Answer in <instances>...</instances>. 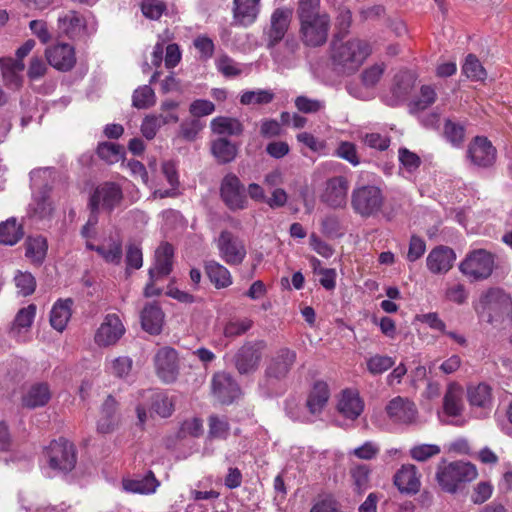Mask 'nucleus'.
Wrapping results in <instances>:
<instances>
[{
	"mask_svg": "<svg viewBox=\"0 0 512 512\" xmlns=\"http://www.w3.org/2000/svg\"><path fill=\"white\" fill-rule=\"evenodd\" d=\"M467 155L474 165L489 167L496 160V149L486 137L477 136L469 144Z\"/></svg>",
	"mask_w": 512,
	"mask_h": 512,
	"instance_id": "nucleus-21",
	"label": "nucleus"
},
{
	"mask_svg": "<svg viewBox=\"0 0 512 512\" xmlns=\"http://www.w3.org/2000/svg\"><path fill=\"white\" fill-rule=\"evenodd\" d=\"M291 17L292 11L286 8H278L272 13L270 27L265 31L268 48H272L284 38L291 21Z\"/></svg>",
	"mask_w": 512,
	"mask_h": 512,
	"instance_id": "nucleus-22",
	"label": "nucleus"
},
{
	"mask_svg": "<svg viewBox=\"0 0 512 512\" xmlns=\"http://www.w3.org/2000/svg\"><path fill=\"white\" fill-rule=\"evenodd\" d=\"M132 101L136 108L146 109L155 104L156 96L149 85H144L134 91Z\"/></svg>",
	"mask_w": 512,
	"mask_h": 512,
	"instance_id": "nucleus-51",
	"label": "nucleus"
},
{
	"mask_svg": "<svg viewBox=\"0 0 512 512\" xmlns=\"http://www.w3.org/2000/svg\"><path fill=\"white\" fill-rule=\"evenodd\" d=\"M133 361L127 356H120L111 360L107 365L110 374L118 378H126L132 370Z\"/></svg>",
	"mask_w": 512,
	"mask_h": 512,
	"instance_id": "nucleus-54",
	"label": "nucleus"
},
{
	"mask_svg": "<svg viewBox=\"0 0 512 512\" xmlns=\"http://www.w3.org/2000/svg\"><path fill=\"white\" fill-rule=\"evenodd\" d=\"M309 512H345L341 509L339 502L332 496H325L318 499Z\"/></svg>",
	"mask_w": 512,
	"mask_h": 512,
	"instance_id": "nucleus-64",
	"label": "nucleus"
},
{
	"mask_svg": "<svg viewBox=\"0 0 512 512\" xmlns=\"http://www.w3.org/2000/svg\"><path fill=\"white\" fill-rule=\"evenodd\" d=\"M37 307L29 304L18 310L10 328L9 335L19 343H26L30 340V331L36 317Z\"/></svg>",
	"mask_w": 512,
	"mask_h": 512,
	"instance_id": "nucleus-18",
	"label": "nucleus"
},
{
	"mask_svg": "<svg viewBox=\"0 0 512 512\" xmlns=\"http://www.w3.org/2000/svg\"><path fill=\"white\" fill-rule=\"evenodd\" d=\"M426 252V242L423 238L412 235L409 240L408 252L406 259L409 262H415L419 260Z\"/></svg>",
	"mask_w": 512,
	"mask_h": 512,
	"instance_id": "nucleus-61",
	"label": "nucleus"
},
{
	"mask_svg": "<svg viewBox=\"0 0 512 512\" xmlns=\"http://www.w3.org/2000/svg\"><path fill=\"white\" fill-rule=\"evenodd\" d=\"M162 127V124L159 118L156 117V114L151 113L146 115L141 123L140 130L147 140H152L155 138L157 132Z\"/></svg>",
	"mask_w": 512,
	"mask_h": 512,
	"instance_id": "nucleus-60",
	"label": "nucleus"
},
{
	"mask_svg": "<svg viewBox=\"0 0 512 512\" xmlns=\"http://www.w3.org/2000/svg\"><path fill=\"white\" fill-rule=\"evenodd\" d=\"M156 372L165 383H172L178 375L177 352L172 348L160 349L154 358Z\"/></svg>",
	"mask_w": 512,
	"mask_h": 512,
	"instance_id": "nucleus-23",
	"label": "nucleus"
},
{
	"mask_svg": "<svg viewBox=\"0 0 512 512\" xmlns=\"http://www.w3.org/2000/svg\"><path fill=\"white\" fill-rule=\"evenodd\" d=\"M385 196L379 186L365 184L356 186L351 193V207L362 218L377 216L383 209Z\"/></svg>",
	"mask_w": 512,
	"mask_h": 512,
	"instance_id": "nucleus-4",
	"label": "nucleus"
},
{
	"mask_svg": "<svg viewBox=\"0 0 512 512\" xmlns=\"http://www.w3.org/2000/svg\"><path fill=\"white\" fill-rule=\"evenodd\" d=\"M473 307L480 320L495 327L506 328L512 324V298L499 288L483 292Z\"/></svg>",
	"mask_w": 512,
	"mask_h": 512,
	"instance_id": "nucleus-1",
	"label": "nucleus"
},
{
	"mask_svg": "<svg viewBox=\"0 0 512 512\" xmlns=\"http://www.w3.org/2000/svg\"><path fill=\"white\" fill-rule=\"evenodd\" d=\"M98 156L109 164L117 163L123 157V149L112 142L99 144L97 148Z\"/></svg>",
	"mask_w": 512,
	"mask_h": 512,
	"instance_id": "nucleus-52",
	"label": "nucleus"
},
{
	"mask_svg": "<svg viewBox=\"0 0 512 512\" xmlns=\"http://www.w3.org/2000/svg\"><path fill=\"white\" fill-rule=\"evenodd\" d=\"M467 399L477 417H487L493 406L492 388L486 383L471 385L467 388Z\"/></svg>",
	"mask_w": 512,
	"mask_h": 512,
	"instance_id": "nucleus-19",
	"label": "nucleus"
},
{
	"mask_svg": "<svg viewBox=\"0 0 512 512\" xmlns=\"http://www.w3.org/2000/svg\"><path fill=\"white\" fill-rule=\"evenodd\" d=\"M260 0H234V19L242 25L252 24L259 13Z\"/></svg>",
	"mask_w": 512,
	"mask_h": 512,
	"instance_id": "nucleus-37",
	"label": "nucleus"
},
{
	"mask_svg": "<svg viewBox=\"0 0 512 512\" xmlns=\"http://www.w3.org/2000/svg\"><path fill=\"white\" fill-rule=\"evenodd\" d=\"M162 173L165 176L167 182L171 186L170 189L162 190L156 189L153 191V198H166V197H174L176 196V190L179 185L177 168L174 162L165 161L162 164Z\"/></svg>",
	"mask_w": 512,
	"mask_h": 512,
	"instance_id": "nucleus-42",
	"label": "nucleus"
},
{
	"mask_svg": "<svg viewBox=\"0 0 512 512\" xmlns=\"http://www.w3.org/2000/svg\"><path fill=\"white\" fill-rule=\"evenodd\" d=\"M23 229L15 218L0 223V243L13 246L23 237Z\"/></svg>",
	"mask_w": 512,
	"mask_h": 512,
	"instance_id": "nucleus-44",
	"label": "nucleus"
},
{
	"mask_svg": "<svg viewBox=\"0 0 512 512\" xmlns=\"http://www.w3.org/2000/svg\"><path fill=\"white\" fill-rule=\"evenodd\" d=\"M319 14H327L320 8V0H299L297 8L298 19H305Z\"/></svg>",
	"mask_w": 512,
	"mask_h": 512,
	"instance_id": "nucleus-59",
	"label": "nucleus"
},
{
	"mask_svg": "<svg viewBox=\"0 0 512 512\" xmlns=\"http://www.w3.org/2000/svg\"><path fill=\"white\" fill-rule=\"evenodd\" d=\"M294 104L300 112L305 114L317 113L325 108L324 101L303 95L296 97Z\"/></svg>",
	"mask_w": 512,
	"mask_h": 512,
	"instance_id": "nucleus-58",
	"label": "nucleus"
},
{
	"mask_svg": "<svg viewBox=\"0 0 512 512\" xmlns=\"http://www.w3.org/2000/svg\"><path fill=\"white\" fill-rule=\"evenodd\" d=\"M206 273L210 279V281L217 288H225L232 284V277L229 270L216 261L207 262Z\"/></svg>",
	"mask_w": 512,
	"mask_h": 512,
	"instance_id": "nucleus-43",
	"label": "nucleus"
},
{
	"mask_svg": "<svg viewBox=\"0 0 512 512\" xmlns=\"http://www.w3.org/2000/svg\"><path fill=\"white\" fill-rule=\"evenodd\" d=\"M440 452L441 448L436 444H418L410 449L409 454L415 461L425 462Z\"/></svg>",
	"mask_w": 512,
	"mask_h": 512,
	"instance_id": "nucleus-55",
	"label": "nucleus"
},
{
	"mask_svg": "<svg viewBox=\"0 0 512 512\" xmlns=\"http://www.w3.org/2000/svg\"><path fill=\"white\" fill-rule=\"evenodd\" d=\"M385 69L384 63H376L366 68L361 74L362 84L366 88H373L381 79Z\"/></svg>",
	"mask_w": 512,
	"mask_h": 512,
	"instance_id": "nucleus-57",
	"label": "nucleus"
},
{
	"mask_svg": "<svg viewBox=\"0 0 512 512\" xmlns=\"http://www.w3.org/2000/svg\"><path fill=\"white\" fill-rule=\"evenodd\" d=\"M464 409L463 387L457 382L448 383L443 397L441 421L455 426L464 425L466 422L463 417Z\"/></svg>",
	"mask_w": 512,
	"mask_h": 512,
	"instance_id": "nucleus-7",
	"label": "nucleus"
},
{
	"mask_svg": "<svg viewBox=\"0 0 512 512\" xmlns=\"http://www.w3.org/2000/svg\"><path fill=\"white\" fill-rule=\"evenodd\" d=\"M463 74L472 81H484L487 77L486 70L482 66L479 59L473 55L469 54L465 62L462 66Z\"/></svg>",
	"mask_w": 512,
	"mask_h": 512,
	"instance_id": "nucleus-47",
	"label": "nucleus"
},
{
	"mask_svg": "<svg viewBox=\"0 0 512 512\" xmlns=\"http://www.w3.org/2000/svg\"><path fill=\"white\" fill-rule=\"evenodd\" d=\"M58 29L69 38L81 35L84 29V19L75 11H68L58 17Z\"/></svg>",
	"mask_w": 512,
	"mask_h": 512,
	"instance_id": "nucleus-38",
	"label": "nucleus"
},
{
	"mask_svg": "<svg viewBox=\"0 0 512 512\" xmlns=\"http://www.w3.org/2000/svg\"><path fill=\"white\" fill-rule=\"evenodd\" d=\"M478 476L476 466L470 462L442 460L436 471V481L444 492L455 494L462 483L472 482Z\"/></svg>",
	"mask_w": 512,
	"mask_h": 512,
	"instance_id": "nucleus-3",
	"label": "nucleus"
},
{
	"mask_svg": "<svg viewBox=\"0 0 512 512\" xmlns=\"http://www.w3.org/2000/svg\"><path fill=\"white\" fill-rule=\"evenodd\" d=\"M14 283L17 293L24 297L33 294L36 289V280L30 272L17 271L14 276Z\"/></svg>",
	"mask_w": 512,
	"mask_h": 512,
	"instance_id": "nucleus-50",
	"label": "nucleus"
},
{
	"mask_svg": "<svg viewBox=\"0 0 512 512\" xmlns=\"http://www.w3.org/2000/svg\"><path fill=\"white\" fill-rule=\"evenodd\" d=\"M216 245L220 257L228 265L242 264L247 255L244 241L228 230H223L220 233Z\"/></svg>",
	"mask_w": 512,
	"mask_h": 512,
	"instance_id": "nucleus-13",
	"label": "nucleus"
},
{
	"mask_svg": "<svg viewBox=\"0 0 512 512\" xmlns=\"http://www.w3.org/2000/svg\"><path fill=\"white\" fill-rule=\"evenodd\" d=\"M86 248L96 251L107 263L118 265L122 260V241L118 236L109 237L97 246L87 241Z\"/></svg>",
	"mask_w": 512,
	"mask_h": 512,
	"instance_id": "nucleus-31",
	"label": "nucleus"
},
{
	"mask_svg": "<svg viewBox=\"0 0 512 512\" xmlns=\"http://www.w3.org/2000/svg\"><path fill=\"white\" fill-rule=\"evenodd\" d=\"M117 401L108 396L101 406L100 417L97 422V431L102 434L111 433L118 424Z\"/></svg>",
	"mask_w": 512,
	"mask_h": 512,
	"instance_id": "nucleus-36",
	"label": "nucleus"
},
{
	"mask_svg": "<svg viewBox=\"0 0 512 512\" xmlns=\"http://www.w3.org/2000/svg\"><path fill=\"white\" fill-rule=\"evenodd\" d=\"M435 100L436 92L434 88L429 85H424L421 87L420 95L418 98L410 103V111L412 113L423 111L432 105Z\"/></svg>",
	"mask_w": 512,
	"mask_h": 512,
	"instance_id": "nucleus-49",
	"label": "nucleus"
},
{
	"mask_svg": "<svg viewBox=\"0 0 512 512\" xmlns=\"http://www.w3.org/2000/svg\"><path fill=\"white\" fill-rule=\"evenodd\" d=\"M173 247L168 243H162L155 251V262L149 269V276L152 280H159L166 277L172 271Z\"/></svg>",
	"mask_w": 512,
	"mask_h": 512,
	"instance_id": "nucleus-30",
	"label": "nucleus"
},
{
	"mask_svg": "<svg viewBox=\"0 0 512 512\" xmlns=\"http://www.w3.org/2000/svg\"><path fill=\"white\" fill-rule=\"evenodd\" d=\"M142 328L152 335L161 333L164 325L165 315L162 309L155 303H148L141 311Z\"/></svg>",
	"mask_w": 512,
	"mask_h": 512,
	"instance_id": "nucleus-33",
	"label": "nucleus"
},
{
	"mask_svg": "<svg viewBox=\"0 0 512 512\" xmlns=\"http://www.w3.org/2000/svg\"><path fill=\"white\" fill-rule=\"evenodd\" d=\"M141 10L146 18L157 20L166 10V5L161 0H143Z\"/></svg>",
	"mask_w": 512,
	"mask_h": 512,
	"instance_id": "nucleus-62",
	"label": "nucleus"
},
{
	"mask_svg": "<svg viewBox=\"0 0 512 512\" xmlns=\"http://www.w3.org/2000/svg\"><path fill=\"white\" fill-rule=\"evenodd\" d=\"M350 182L345 176L328 178L319 195L320 201L330 208H344L348 200Z\"/></svg>",
	"mask_w": 512,
	"mask_h": 512,
	"instance_id": "nucleus-11",
	"label": "nucleus"
},
{
	"mask_svg": "<svg viewBox=\"0 0 512 512\" xmlns=\"http://www.w3.org/2000/svg\"><path fill=\"white\" fill-rule=\"evenodd\" d=\"M296 361V352L289 348L279 349L272 357L267 369L266 375L269 378L283 379L290 372Z\"/></svg>",
	"mask_w": 512,
	"mask_h": 512,
	"instance_id": "nucleus-27",
	"label": "nucleus"
},
{
	"mask_svg": "<svg viewBox=\"0 0 512 512\" xmlns=\"http://www.w3.org/2000/svg\"><path fill=\"white\" fill-rule=\"evenodd\" d=\"M136 414L138 424L143 426L147 421V411L144 402H150L151 410L162 418L170 417L174 412L176 398L161 390H141L137 392Z\"/></svg>",
	"mask_w": 512,
	"mask_h": 512,
	"instance_id": "nucleus-5",
	"label": "nucleus"
},
{
	"mask_svg": "<svg viewBox=\"0 0 512 512\" xmlns=\"http://www.w3.org/2000/svg\"><path fill=\"white\" fill-rule=\"evenodd\" d=\"M214 396L223 404H230L240 395V389L232 377L226 373H217L212 380Z\"/></svg>",
	"mask_w": 512,
	"mask_h": 512,
	"instance_id": "nucleus-29",
	"label": "nucleus"
},
{
	"mask_svg": "<svg viewBox=\"0 0 512 512\" xmlns=\"http://www.w3.org/2000/svg\"><path fill=\"white\" fill-rule=\"evenodd\" d=\"M300 37L309 47H319L326 43L330 30V17L328 14H319L313 17L300 19Z\"/></svg>",
	"mask_w": 512,
	"mask_h": 512,
	"instance_id": "nucleus-9",
	"label": "nucleus"
},
{
	"mask_svg": "<svg viewBox=\"0 0 512 512\" xmlns=\"http://www.w3.org/2000/svg\"><path fill=\"white\" fill-rule=\"evenodd\" d=\"M5 84L11 89H18L22 85L21 73L24 70L23 61H14V59H0Z\"/></svg>",
	"mask_w": 512,
	"mask_h": 512,
	"instance_id": "nucleus-39",
	"label": "nucleus"
},
{
	"mask_svg": "<svg viewBox=\"0 0 512 512\" xmlns=\"http://www.w3.org/2000/svg\"><path fill=\"white\" fill-rule=\"evenodd\" d=\"M220 196L225 205L232 211L244 210L248 207V198L244 185L232 173L224 176L220 185Z\"/></svg>",
	"mask_w": 512,
	"mask_h": 512,
	"instance_id": "nucleus-12",
	"label": "nucleus"
},
{
	"mask_svg": "<svg viewBox=\"0 0 512 512\" xmlns=\"http://www.w3.org/2000/svg\"><path fill=\"white\" fill-rule=\"evenodd\" d=\"M25 256L34 264H42L48 250V243L41 235L28 237L25 241Z\"/></svg>",
	"mask_w": 512,
	"mask_h": 512,
	"instance_id": "nucleus-41",
	"label": "nucleus"
},
{
	"mask_svg": "<svg viewBox=\"0 0 512 512\" xmlns=\"http://www.w3.org/2000/svg\"><path fill=\"white\" fill-rule=\"evenodd\" d=\"M411 89L412 78L406 73L397 75L391 88V95H386L384 101L389 106H397L407 97Z\"/></svg>",
	"mask_w": 512,
	"mask_h": 512,
	"instance_id": "nucleus-40",
	"label": "nucleus"
},
{
	"mask_svg": "<svg viewBox=\"0 0 512 512\" xmlns=\"http://www.w3.org/2000/svg\"><path fill=\"white\" fill-rule=\"evenodd\" d=\"M122 486L123 489L129 493L151 495L157 491L160 486V482L156 479L152 471H148L143 476L124 479L122 481Z\"/></svg>",
	"mask_w": 512,
	"mask_h": 512,
	"instance_id": "nucleus-32",
	"label": "nucleus"
},
{
	"mask_svg": "<svg viewBox=\"0 0 512 512\" xmlns=\"http://www.w3.org/2000/svg\"><path fill=\"white\" fill-rule=\"evenodd\" d=\"M460 271L472 280L488 278L494 268V258L483 249L472 251L460 264Z\"/></svg>",
	"mask_w": 512,
	"mask_h": 512,
	"instance_id": "nucleus-10",
	"label": "nucleus"
},
{
	"mask_svg": "<svg viewBox=\"0 0 512 512\" xmlns=\"http://www.w3.org/2000/svg\"><path fill=\"white\" fill-rule=\"evenodd\" d=\"M123 199L121 187L114 182H104L96 187L90 197V207L112 211Z\"/></svg>",
	"mask_w": 512,
	"mask_h": 512,
	"instance_id": "nucleus-16",
	"label": "nucleus"
},
{
	"mask_svg": "<svg viewBox=\"0 0 512 512\" xmlns=\"http://www.w3.org/2000/svg\"><path fill=\"white\" fill-rule=\"evenodd\" d=\"M364 407V400L356 389L346 388L338 395L336 408L346 419L356 420L364 411Z\"/></svg>",
	"mask_w": 512,
	"mask_h": 512,
	"instance_id": "nucleus-20",
	"label": "nucleus"
},
{
	"mask_svg": "<svg viewBox=\"0 0 512 512\" xmlns=\"http://www.w3.org/2000/svg\"><path fill=\"white\" fill-rule=\"evenodd\" d=\"M266 349V342L257 340L244 344L234 357L235 366L240 374H249L257 370Z\"/></svg>",
	"mask_w": 512,
	"mask_h": 512,
	"instance_id": "nucleus-15",
	"label": "nucleus"
},
{
	"mask_svg": "<svg viewBox=\"0 0 512 512\" xmlns=\"http://www.w3.org/2000/svg\"><path fill=\"white\" fill-rule=\"evenodd\" d=\"M455 259L454 251L441 245L429 252L426 258V266L433 274H446L452 268Z\"/></svg>",
	"mask_w": 512,
	"mask_h": 512,
	"instance_id": "nucleus-28",
	"label": "nucleus"
},
{
	"mask_svg": "<svg viewBox=\"0 0 512 512\" xmlns=\"http://www.w3.org/2000/svg\"><path fill=\"white\" fill-rule=\"evenodd\" d=\"M211 150L214 157L221 163L231 162L237 153L235 145L226 138L213 141Z\"/></svg>",
	"mask_w": 512,
	"mask_h": 512,
	"instance_id": "nucleus-46",
	"label": "nucleus"
},
{
	"mask_svg": "<svg viewBox=\"0 0 512 512\" xmlns=\"http://www.w3.org/2000/svg\"><path fill=\"white\" fill-rule=\"evenodd\" d=\"M51 399V391L47 383L32 384L22 396V405L29 409L45 406Z\"/></svg>",
	"mask_w": 512,
	"mask_h": 512,
	"instance_id": "nucleus-34",
	"label": "nucleus"
},
{
	"mask_svg": "<svg viewBox=\"0 0 512 512\" xmlns=\"http://www.w3.org/2000/svg\"><path fill=\"white\" fill-rule=\"evenodd\" d=\"M48 63L59 71H69L76 63L75 49L72 45L58 43L45 51Z\"/></svg>",
	"mask_w": 512,
	"mask_h": 512,
	"instance_id": "nucleus-24",
	"label": "nucleus"
},
{
	"mask_svg": "<svg viewBox=\"0 0 512 512\" xmlns=\"http://www.w3.org/2000/svg\"><path fill=\"white\" fill-rule=\"evenodd\" d=\"M444 135L451 145L460 147L464 142L465 128L459 123L447 120L444 126Z\"/></svg>",
	"mask_w": 512,
	"mask_h": 512,
	"instance_id": "nucleus-53",
	"label": "nucleus"
},
{
	"mask_svg": "<svg viewBox=\"0 0 512 512\" xmlns=\"http://www.w3.org/2000/svg\"><path fill=\"white\" fill-rule=\"evenodd\" d=\"M370 45L361 39L335 40L332 44V61L344 72L356 71L370 55Z\"/></svg>",
	"mask_w": 512,
	"mask_h": 512,
	"instance_id": "nucleus-2",
	"label": "nucleus"
},
{
	"mask_svg": "<svg viewBox=\"0 0 512 512\" xmlns=\"http://www.w3.org/2000/svg\"><path fill=\"white\" fill-rule=\"evenodd\" d=\"M216 67L226 77H234L242 73L240 65L227 55H222L216 60Z\"/></svg>",
	"mask_w": 512,
	"mask_h": 512,
	"instance_id": "nucleus-63",
	"label": "nucleus"
},
{
	"mask_svg": "<svg viewBox=\"0 0 512 512\" xmlns=\"http://www.w3.org/2000/svg\"><path fill=\"white\" fill-rule=\"evenodd\" d=\"M44 457L54 471L67 473L76 465L74 445L64 438L51 441L44 451Z\"/></svg>",
	"mask_w": 512,
	"mask_h": 512,
	"instance_id": "nucleus-6",
	"label": "nucleus"
},
{
	"mask_svg": "<svg viewBox=\"0 0 512 512\" xmlns=\"http://www.w3.org/2000/svg\"><path fill=\"white\" fill-rule=\"evenodd\" d=\"M388 419L398 425H414L418 421L416 404L408 397L396 396L385 406Z\"/></svg>",
	"mask_w": 512,
	"mask_h": 512,
	"instance_id": "nucleus-14",
	"label": "nucleus"
},
{
	"mask_svg": "<svg viewBox=\"0 0 512 512\" xmlns=\"http://www.w3.org/2000/svg\"><path fill=\"white\" fill-rule=\"evenodd\" d=\"M394 485L400 493L415 495L421 487L420 474L413 464L402 465L393 477Z\"/></svg>",
	"mask_w": 512,
	"mask_h": 512,
	"instance_id": "nucleus-26",
	"label": "nucleus"
},
{
	"mask_svg": "<svg viewBox=\"0 0 512 512\" xmlns=\"http://www.w3.org/2000/svg\"><path fill=\"white\" fill-rule=\"evenodd\" d=\"M51 169L43 168L34 170L30 174L31 187L33 189V200L30 204V209L33 216L39 219H45L51 216L53 212V203L48 196V188L42 185L41 180L46 176H50Z\"/></svg>",
	"mask_w": 512,
	"mask_h": 512,
	"instance_id": "nucleus-8",
	"label": "nucleus"
},
{
	"mask_svg": "<svg viewBox=\"0 0 512 512\" xmlns=\"http://www.w3.org/2000/svg\"><path fill=\"white\" fill-rule=\"evenodd\" d=\"M367 370L372 375H378L386 372L395 364L392 357L384 355H374L367 359Z\"/></svg>",
	"mask_w": 512,
	"mask_h": 512,
	"instance_id": "nucleus-56",
	"label": "nucleus"
},
{
	"mask_svg": "<svg viewBox=\"0 0 512 512\" xmlns=\"http://www.w3.org/2000/svg\"><path fill=\"white\" fill-rule=\"evenodd\" d=\"M125 327L120 317L115 314H107L95 332V343L100 347L115 345L124 335Z\"/></svg>",
	"mask_w": 512,
	"mask_h": 512,
	"instance_id": "nucleus-17",
	"label": "nucleus"
},
{
	"mask_svg": "<svg viewBox=\"0 0 512 512\" xmlns=\"http://www.w3.org/2000/svg\"><path fill=\"white\" fill-rule=\"evenodd\" d=\"M210 125L212 131L219 135H239L243 130L242 124L230 117H216Z\"/></svg>",
	"mask_w": 512,
	"mask_h": 512,
	"instance_id": "nucleus-45",
	"label": "nucleus"
},
{
	"mask_svg": "<svg viewBox=\"0 0 512 512\" xmlns=\"http://www.w3.org/2000/svg\"><path fill=\"white\" fill-rule=\"evenodd\" d=\"M330 396L331 392L328 383L323 380L315 381L306 397L305 406L309 414L314 418L319 417L326 408Z\"/></svg>",
	"mask_w": 512,
	"mask_h": 512,
	"instance_id": "nucleus-25",
	"label": "nucleus"
},
{
	"mask_svg": "<svg viewBox=\"0 0 512 512\" xmlns=\"http://www.w3.org/2000/svg\"><path fill=\"white\" fill-rule=\"evenodd\" d=\"M73 300L70 298L57 300L50 311V324L58 332H63L72 315Z\"/></svg>",
	"mask_w": 512,
	"mask_h": 512,
	"instance_id": "nucleus-35",
	"label": "nucleus"
},
{
	"mask_svg": "<svg viewBox=\"0 0 512 512\" xmlns=\"http://www.w3.org/2000/svg\"><path fill=\"white\" fill-rule=\"evenodd\" d=\"M274 99V93L269 89H256L244 91L241 94L240 102L243 105L268 104Z\"/></svg>",
	"mask_w": 512,
	"mask_h": 512,
	"instance_id": "nucleus-48",
	"label": "nucleus"
}]
</instances>
